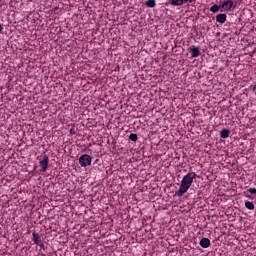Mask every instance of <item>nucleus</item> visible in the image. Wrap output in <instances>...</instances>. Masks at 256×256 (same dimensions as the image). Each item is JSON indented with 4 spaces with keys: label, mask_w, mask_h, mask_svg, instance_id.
Listing matches in <instances>:
<instances>
[{
    "label": "nucleus",
    "mask_w": 256,
    "mask_h": 256,
    "mask_svg": "<svg viewBox=\"0 0 256 256\" xmlns=\"http://www.w3.org/2000/svg\"><path fill=\"white\" fill-rule=\"evenodd\" d=\"M196 178H197V174L195 172H190V173L186 174L183 177V179L180 183V187L176 191L175 195L177 197H183V194L186 193L187 191H189V188L191 187V185H193V181Z\"/></svg>",
    "instance_id": "obj_1"
},
{
    "label": "nucleus",
    "mask_w": 256,
    "mask_h": 256,
    "mask_svg": "<svg viewBox=\"0 0 256 256\" xmlns=\"http://www.w3.org/2000/svg\"><path fill=\"white\" fill-rule=\"evenodd\" d=\"M91 161H92L91 156L87 154H84L79 158V163L81 167H89V165H91Z\"/></svg>",
    "instance_id": "obj_2"
},
{
    "label": "nucleus",
    "mask_w": 256,
    "mask_h": 256,
    "mask_svg": "<svg viewBox=\"0 0 256 256\" xmlns=\"http://www.w3.org/2000/svg\"><path fill=\"white\" fill-rule=\"evenodd\" d=\"M40 167L42 171H47V167H49V157L47 155H44L40 160Z\"/></svg>",
    "instance_id": "obj_3"
},
{
    "label": "nucleus",
    "mask_w": 256,
    "mask_h": 256,
    "mask_svg": "<svg viewBox=\"0 0 256 256\" xmlns=\"http://www.w3.org/2000/svg\"><path fill=\"white\" fill-rule=\"evenodd\" d=\"M189 52L191 53L192 58L199 57L201 55V50L197 46H191L189 48Z\"/></svg>",
    "instance_id": "obj_4"
},
{
    "label": "nucleus",
    "mask_w": 256,
    "mask_h": 256,
    "mask_svg": "<svg viewBox=\"0 0 256 256\" xmlns=\"http://www.w3.org/2000/svg\"><path fill=\"white\" fill-rule=\"evenodd\" d=\"M200 246L203 249H207L208 247H211V240H209V238H202L200 240Z\"/></svg>",
    "instance_id": "obj_5"
},
{
    "label": "nucleus",
    "mask_w": 256,
    "mask_h": 256,
    "mask_svg": "<svg viewBox=\"0 0 256 256\" xmlns=\"http://www.w3.org/2000/svg\"><path fill=\"white\" fill-rule=\"evenodd\" d=\"M220 7H221V9H224L225 11H231V9L233 8V1L228 0V1L224 2Z\"/></svg>",
    "instance_id": "obj_6"
},
{
    "label": "nucleus",
    "mask_w": 256,
    "mask_h": 256,
    "mask_svg": "<svg viewBox=\"0 0 256 256\" xmlns=\"http://www.w3.org/2000/svg\"><path fill=\"white\" fill-rule=\"evenodd\" d=\"M216 21H217V23H221V24L225 23V21H227V15L226 14H218L216 16Z\"/></svg>",
    "instance_id": "obj_7"
},
{
    "label": "nucleus",
    "mask_w": 256,
    "mask_h": 256,
    "mask_svg": "<svg viewBox=\"0 0 256 256\" xmlns=\"http://www.w3.org/2000/svg\"><path fill=\"white\" fill-rule=\"evenodd\" d=\"M184 0H168L170 5H174V7H181L183 5Z\"/></svg>",
    "instance_id": "obj_8"
},
{
    "label": "nucleus",
    "mask_w": 256,
    "mask_h": 256,
    "mask_svg": "<svg viewBox=\"0 0 256 256\" xmlns=\"http://www.w3.org/2000/svg\"><path fill=\"white\" fill-rule=\"evenodd\" d=\"M32 235L35 245H41V239L39 238V234L37 232H33Z\"/></svg>",
    "instance_id": "obj_9"
},
{
    "label": "nucleus",
    "mask_w": 256,
    "mask_h": 256,
    "mask_svg": "<svg viewBox=\"0 0 256 256\" xmlns=\"http://www.w3.org/2000/svg\"><path fill=\"white\" fill-rule=\"evenodd\" d=\"M220 231L222 235H227L229 236V225H224L220 227Z\"/></svg>",
    "instance_id": "obj_10"
},
{
    "label": "nucleus",
    "mask_w": 256,
    "mask_h": 256,
    "mask_svg": "<svg viewBox=\"0 0 256 256\" xmlns=\"http://www.w3.org/2000/svg\"><path fill=\"white\" fill-rule=\"evenodd\" d=\"M229 129H223L220 132V136L222 139H227V137H229Z\"/></svg>",
    "instance_id": "obj_11"
},
{
    "label": "nucleus",
    "mask_w": 256,
    "mask_h": 256,
    "mask_svg": "<svg viewBox=\"0 0 256 256\" xmlns=\"http://www.w3.org/2000/svg\"><path fill=\"white\" fill-rule=\"evenodd\" d=\"M245 207H246V209L253 211V209H255V204H253V202L247 201V202H245Z\"/></svg>",
    "instance_id": "obj_12"
},
{
    "label": "nucleus",
    "mask_w": 256,
    "mask_h": 256,
    "mask_svg": "<svg viewBox=\"0 0 256 256\" xmlns=\"http://www.w3.org/2000/svg\"><path fill=\"white\" fill-rule=\"evenodd\" d=\"M219 9H221V6L214 4V5L210 8V11H211V13H219Z\"/></svg>",
    "instance_id": "obj_13"
},
{
    "label": "nucleus",
    "mask_w": 256,
    "mask_h": 256,
    "mask_svg": "<svg viewBox=\"0 0 256 256\" xmlns=\"http://www.w3.org/2000/svg\"><path fill=\"white\" fill-rule=\"evenodd\" d=\"M146 5L148 7H150L151 9H153V7H155V5H156V2H155V0H147Z\"/></svg>",
    "instance_id": "obj_14"
},
{
    "label": "nucleus",
    "mask_w": 256,
    "mask_h": 256,
    "mask_svg": "<svg viewBox=\"0 0 256 256\" xmlns=\"http://www.w3.org/2000/svg\"><path fill=\"white\" fill-rule=\"evenodd\" d=\"M229 227V235H235V226L233 225H228Z\"/></svg>",
    "instance_id": "obj_15"
},
{
    "label": "nucleus",
    "mask_w": 256,
    "mask_h": 256,
    "mask_svg": "<svg viewBox=\"0 0 256 256\" xmlns=\"http://www.w3.org/2000/svg\"><path fill=\"white\" fill-rule=\"evenodd\" d=\"M129 139L135 143V141H137V134H130Z\"/></svg>",
    "instance_id": "obj_16"
},
{
    "label": "nucleus",
    "mask_w": 256,
    "mask_h": 256,
    "mask_svg": "<svg viewBox=\"0 0 256 256\" xmlns=\"http://www.w3.org/2000/svg\"><path fill=\"white\" fill-rule=\"evenodd\" d=\"M248 193H251V195H256V188H249Z\"/></svg>",
    "instance_id": "obj_17"
},
{
    "label": "nucleus",
    "mask_w": 256,
    "mask_h": 256,
    "mask_svg": "<svg viewBox=\"0 0 256 256\" xmlns=\"http://www.w3.org/2000/svg\"><path fill=\"white\" fill-rule=\"evenodd\" d=\"M189 1V3H193L194 0H183V4L187 3Z\"/></svg>",
    "instance_id": "obj_18"
},
{
    "label": "nucleus",
    "mask_w": 256,
    "mask_h": 256,
    "mask_svg": "<svg viewBox=\"0 0 256 256\" xmlns=\"http://www.w3.org/2000/svg\"><path fill=\"white\" fill-rule=\"evenodd\" d=\"M3 31V26L0 24V33Z\"/></svg>",
    "instance_id": "obj_19"
},
{
    "label": "nucleus",
    "mask_w": 256,
    "mask_h": 256,
    "mask_svg": "<svg viewBox=\"0 0 256 256\" xmlns=\"http://www.w3.org/2000/svg\"><path fill=\"white\" fill-rule=\"evenodd\" d=\"M254 91H255V95H256V85L254 86Z\"/></svg>",
    "instance_id": "obj_20"
},
{
    "label": "nucleus",
    "mask_w": 256,
    "mask_h": 256,
    "mask_svg": "<svg viewBox=\"0 0 256 256\" xmlns=\"http://www.w3.org/2000/svg\"><path fill=\"white\" fill-rule=\"evenodd\" d=\"M49 229H50V230L52 229L51 226H49Z\"/></svg>",
    "instance_id": "obj_21"
}]
</instances>
